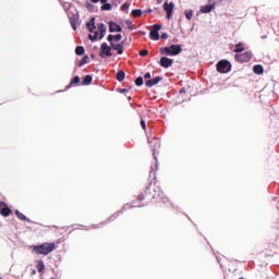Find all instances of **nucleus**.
<instances>
[{
  "instance_id": "nucleus-18",
  "label": "nucleus",
  "mask_w": 279,
  "mask_h": 279,
  "mask_svg": "<svg viewBox=\"0 0 279 279\" xmlns=\"http://www.w3.org/2000/svg\"><path fill=\"white\" fill-rule=\"evenodd\" d=\"M82 80L78 75L71 78L70 83L65 86V90H69V88H73V86H80V83Z\"/></svg>"
},
{
  "instance_id": "nucleus-17",
  "label": "nucleus",
  "mask_w": 279,
  "mask_h": 279,
  "mask_svg": "<svg viewBox=\"0 0 279 279\" xmlns=\"http://www.w3.org/2000/svg\"><path fill=\"white\" fill-rule=\"evenodd\" d=\"M160 82H162V76H155L154 78L147 80L145 82V86L147 88H151L156 86V84H160Z\"/></svg>"
},
{
  "instance_id": "nucleus-11",
  "label": "nucleus",
  "mask_w": 279,
  "mask_h": 279,
  "mask_svg": "<svg viewBox=\"0 0 279 279\" xmlns=\"http://www.w3.org/2000/svg\"><path fill=\"white\" fill-rule=\"evenodd\" d=\"M151 151H153V158L155 160V165L151 166L150 168L149 178H153V180H156V172L158 171V157H156V148H153Z\"/></svg>"
},
{
  "instance_id": "nucleus-14",
  "label": "nucleus",
  "mask_w": 279,
  "mask_h": 279,
  "mask_svg": "<svg viewBox=\"0 0 279 279\" xmlns=\"http://www.w3.org/2000/svg\"><path fill=\"white\" fill-rule=\"evenodd\" d=\"M159 66H162V69H169L173 66V59L169 57H161L159 60Z\"/></svg>"
},
{
  "instance_id": "nucleus-37",
  "label": "nucleus",
  "mask_w": 279,
  "mask_h": 279,
  "mask_svg": "<svg viewBox=\"0 0 279 279\" xmlns=\"http://www.w3.org/2000/svg\"><path fill=\"white\" fill-rule=\"evenodd\" d=\"M162 29V25H160V24H154L153 25V32H160Z\"/></svg>"
},
{
  "instance_id": "nucleus-10",
  "label": "nucleus",
  "mask_w": 279,
  "mask_h": 279,
  "mask_svg": "<svg viewBox=\"0 0 279 279\" xmlns=\"http://www.w3.org/2000/svg\"><path fill=\"white\" fill-rule=\"evenodd\" d=\"M173 8H175V3L166 1L163 3V10L166 12V19L171 20V16H173Z\"/></svg>"
},
{
  "instance_id": "nucleus-13",
  "label": "nucleus",
  "mask_w": 279,
  "mask_h": 279,
  "mask_svg": "<svg viewBox=\"0 0 279 279\" xmlns=\"http://www.w3.org/2000/svg\"><path fill=\"white\" fill-rule=\"evenodd\" d=\"M108 25H109L110 34H114V33L121 34V32H123V27H121V25H119L114 21H109Z\"/></svg>"
},
{
  "instance_id": "nucleus-23",
  "label": "nucleus",
  "mask_w": 279,
  "mask_h": 279,
  "mask_svg": "<svg viewBox=\"0 0 279 279\" xmlns=\"http://www.w3.org/2000/svg\"><path fill=\"white\" fill-rule=\"evenodd\" d=\"M253 72L255 73V75H263V73H265V68H263V65L260 64H255L253 66Z\"/></svg>"
},
{
  "instance_id": "nucleus-24",
  "label": "nucleus",
  "mask_w": 279,
  "mask_h": 279,
  "mask_svg": "<svg viewBox=\"0 0 279 279\" xmlns=\"http://www.w3.org/2000/svg\"><path fill=\"white\" fill-rule=\"evenodd\" d=\"M149 38L150 40H160V33L156 31H150Z\"/></svg>"
},
{
  "instance_id": "nucleus-29",
  "label": "nucleus",
  "mask_w": 279,
  "mask_h": 279,
  "mask_svg": "<svg viewBox=\"0 0 279 279\" xmlns=\"http://www.w3.org/2000/svg\"><path fill=\"white\" fill-rule=\"evenodd\" d=\"M84 53H86V49L84 48V46H76L75 54L76 56H84Z\"/></svg>"
},
{
  "instance_id": "nucleus-49",
  "label": "nucleus",
  "mask_w": 279,
  "mask_h": 279,
  "mask_svg": "<svg viewBox=\"0 0 279 279\" xmlns=\"http://www.w3.org/2000/svg\"><path fill=\"white\" fill-rule=\"evenodd\" d=\"M90 58H92V60H95V58H96L95 53H92Z\"/></svg>"
},
{
  "instance_id": "nucleus-9",
  "label": "nucleus",
  "mask_w": 279,
  "mask_h": 279,
  "mask_svg": "<svg viewBox=\"0 0 279 279\" xmlns=\"http://www.w3.org/2000/svg\"><path fill=\"white\" fill-rule=\"evenodd\" d=\"M99 56L104 58H112V47L108 46V43L100 45Z\"/></svg>"
},
{
  "instance_id": "nucleus-45",
  "label": "nucleus",
  "mask_w": 279,
  "mask_h": 279,
  "mask_svg": "<svg viewBox=\"0 0 279 279\" xmlns=\"http://www.w3.org/2000/svg\"><path fill=\"white\" fill-rule=\"evenodd\" d=\"M151 12H154V10L147 9V10L145 11V14H151Z\"/></svg>"
},
{
  "instance_id": "nucleus-21",
  "label": "nucleus",
  "mask_w": 279,
  "mask_h": 279,
  "mask_svg": "<svg viewBox=\"0 0 279 279\" xmlns=\"http://www.w3.org/2000/svg\"><path fill=\"white\" fill-rule=\"evenodd\" d=\"M86 27L89 34H93V32L97 29V26L95 25V17H90V20L86 23Z\"/></svg>"
},
{
  "instance_id": "nucleus-4",
  "label": "nucleus",
  "mask_w": 279,
  "mask_h": 279,
  "mask_svg": "<svg viewBox=\"0 0 279 279\" xmlns=\"http://www.w3.org/2000/svg\"><path fill=\"white\" fill-rule=\"evenodd\" d=\"M182 51V45L172 44L170 46L159 48L161 56H180Z\"/></svg>"
},
{
  "instance_id": "nucleus-20",
  "label": "nucleus",
  "mask_w": 279,
  "mask_h": 279,
  "mask_svg": "<svg viewBox=\"0 0 279 279\" xmlns=\"http://www.w3.org/2000/svg\"><path fill=\"white\" fill-rule=\"evenodd\" d=\"M14 213H15V216L17 217V219H20L21 221H26V223H32V219H29L27 216H25L19 209H15Z\"/></svg>"
},
{
  "instance_id": "nucleus-40",
  "label": "nucleus",
  "mask_w": 279,
  "mask_h": 279,
  "mask_svg": "<svg viewBox=\"0 0 279 279\" xmlns=\"http://www.w3.org/2000/svg\"><path fill=\"white\" fill-rule=\"evenodd\" d=\"M159 38H161V40H167V38H169V34L168 33H161Z\"/></svg>"
},
{
  "instance_id": "nucleus-8",
  "label": "nucleus",
  "mask_w": 279,
  "mask_h": 279,
  "mask_svg": "<svg viewBox=\"0 0 279 279\" xmlns=\"http://www.w3.org/2000/svg\"><path fill=\"white\" fill-rule=\"evenodd\" d=\"M145 206V204L143 205H123L122 209H120L119 211L114 213L111 217L108 218L107 221H114V219H117L119 217V215H123V213H125V210H128V208H143Z\"/></svg>"
},
{
  "instance_id": "nucleus-42",
  "label": "nucleus",
  "mask_w": 279,
  "mask_h": 279,
  "mask_svg": "<svg viewBox=\"0 0 279 279\" xmlns=\"http://www.w3.org/2000/svg\"><path fill=\"white\" fill-rule=\"evenodd\" d=\"M95 228H99V225H92L90 227H85V230H93Z\"/></svg>"
},
{
  "instance_id": "nucleus-54",
  "label": "nucleus",
  "mask_w": 279,
  "mask_h": 279,
  "mask_svg": "<svg viewBox=\"0 0 279 279\" xmlns=\"http://www.w3.org/2000/svg\"><path fill=\"white\" fill-rule=\"evenodd\" d=\"M33 274H36V270H33Z\"/></svg>"
},
{
  "instance_id": "nucleus-52",
  "label": "nucleus",
  "mask_w": 279,
  "mask_h": 279,
  "mask_svg": "<svg viewBox=\"0 0 279 279\" xmlns=\"http://www.w3.org/2000/svg\"><path fill=\"white\" fill-rule=\"evenodd\" d=\"M265 38H267V35L262 36V39H265Z\"/></svg>"
},
{
  "instance_id": "nucleus-36",
  "label": "nucleus",
  "mask_w": 279,
  "mask_h": 279,
  "mask_svg": "<svg viewBox=\"0 0 279 279\" xmlns=\"http://www.w3.org/2000/svg\"><path fill=\"white\" fill-rule=\"evenodd\" d=\"M86 10H88V12H95V4L87 2Z\"/></svg>"
},
{
  "instance_id": "nucleus-39",
  "label": "nucleus",
  "mask_w": 279,
  "mask_h": 279,
  "mask_svg": "<svg viewBox=\"0 0 279 279\" xmlns=\"http://www.w3.org/2000/svg\"><path fill=\"white\" fill-rule=\"evenodd\" d=\"M140 124H141L142 130H147V123L145 122L144 119H141Z\"/></svg>"
},
{
  "instance_id": "nucleus-5",
  "label": "nucleus",
  "mask_w": 279,
  "mask_h": 279,
  "mask_svg": "<svg viewBox=\"0 0 279 279\" xmlns=\"http://www.w3.org/2000/svg\"><path fill=\"white\" fill-rule=\"evenodd\" d=\"M106 32H107L106 24L99 23L98 31L94 29V32H93L94 35L89 34L88 39L92 43H97V40H102V38H105V36H106Z\"/></svg>"
},
{
  "instance_id": "nucleus-7",
  "label": "nucleus",
  "mask_w": 279,
  "mask_h": 279,
  "mask_svg": "<svg viewBox=\"0 0 279 279\" xmlns=\"http://www.w3.org/2000/svg\"><path fill=\"white\" fill-rule=\"evenodd\" d=\"M235 62H239L240 64H243L245 62H250L252 60V51H245L243 53H235L234 54Z\"/></svg>"
},
{
  "instance_id": "nucleus-2",
  "label": "nucleus",
  "mask_w": 279,
  "mask_h": 279,
  "mask_svg": "<svg viewBox=\"0 0 279 279\" xmlns=\"http://www.w3.org/2000/svg\"><path fill=\"white\" fill-rule=\"evenodd\" d=\"M71 27L74 32L77 31V23L80 22V11L75 7H70V9L65 10Z\"/></svg>"
},
{
  "instance_id": "nucleus-33",
  "label": "nucleus",
  "mask_w": 279,
  "mask_h": 279,
  "mask_svg": "<svg viewBox=\"0 0 279 279\" xmlns=\"http://www.w3.org/2000/svg\"><path fill=\"white\" fill-rule=\"evenodd\" d=\"M145 84V80L143 76H138L135 78V86H143Z\"/></svg>"
},
{
  "instance_id": "nucleus-43",
  "label": "nucleus",
  "mask_w": 279,
  "mask_h": 279,
  "mask_svg": "<svg viewBox=\"0 0 279 279\" xmlns=\"http://www.w3.org/2000/svg\"><path fill=\"white\" fill-rule=\"evenodd\" d=\"M119 93H122L123 95H125V93H130V89H128V88H120Z\"/></svg>"
},
{
  "instance_id": "nucleus-19",
  "label": "nucleus",
  "mask_w": 279,
  "mask_h": 279,
  "mask_svg": "<svg viewBox=\"0 0 279 279\" xmlns=\"http://www.w3.org/2000/svg\"><path fill=\"white\" fill-rule=\"evenodd\" d=\"M122 38H123V35L121 34H117V35L109 34L107 36L108 43H121Z\"/></svg>"
},
{
  "instance_id": "nucleus-28",
  "label": "nucleus",
  "mask_w": 279,
  "mask_h": 279,
  "mask_svg": "<svg viewBox=\"0 0 279 279\" xmlns=\"http://www.w3.org/2000/svg\"><path fill=\"white\" fill-rule=\"evenodd\" d=\"M132 16L134 19H140V16H143V10L141 9H134L132 12H131Z\"/></svg>"
},
{
  "instance_id": "nucleus-6",
  "label": "nucleus",
  "mask_w": 279,
  "mask_h": 279,
  "mask_svg": "<svg viewBox=\"0 0 279 279\" xmlns=\"http://www.w3.org/2000/svg\"><path fill=\"white\" fill-rule=\"evenodd\" d=\"M216 71L222 74L230 73L232 71V63L229 60L222 59L217 62Z\"/></svg>"
},
{
  "instance_id": "nucleus-31",
  "label": "nucleus",
  "mask_w": 279,
  "mask_h": 279,
  "mask_svg": "<svg viewBox=\"0 0 279 279\" xmlns=\"http://www.w3.org/2000/svg\"><path fill=\"white\" fill-rule=\"evenodd\" d=\"M234 53H242V51H245V48L243 47V43H239L235 45Z\"/></svg>"
},
{
  "instance_id": "nucleus-38",
  "label": "nucleus",
  "mask_w": 279,
  "mask_h": 279,
  "mask_svg": "<svg viewBox=\"0 0 279 279\" xmlns=\"http://www.w3.org/2000/svg\"><path fill=\"white\" fill-rule=\"evenodd\" d=\"M149 54V50H147V49H142L141 51H140V56L142 57V58H145V56H148Z\"/></svg>"
},
{
  "instance_id": "nucleus-30",
  "label": "nucleus",
  "mask_w": 279,
  "mask_h": 279,
  "mask_svg": "<svg viewBox=\"0 0 279 279\" xmlns=\"http://www.w3.org/2000/svg\"><path fill=\"white\" fill-rule=\"evenodd\" d=\"M101 12H110L112 10V4L110 2H106L100 8Z\"/></svg>"
},
{
  "instance_id": "nucleus-48",
  "label": "nucleus",
  "mask_w": 279,
  "mask_h": 279,
  "mask_svg": "<svg viewBox=\"0 0 279 279\" xmlns=\"http://www.w3.org/2000/svg\"><path fill=\"white\" fill-rule=\"evenodd\" d=\"M92 3H99V0H89Z\"/></svg>"
},
{
  "instance_id": "nucleus-3",
  "label": "nucleus",
  "mask_w": 279,
  "mask_h": 279,
  "mask_svg": "<svg viewBox=\"0 0 279 279\" xmlns=\"http://www.w3.org/2000/svg\"><path fill=\"white\" fill-rule=\"evenodd\" d=\"M53 250H56V243L53 242L51 243L46 242L39 245H35L33 247V252H35V254H43L44 256H48V254H51Z\"/></svg>"
},
{
  "instance_id": "nucleus-27",
  "label": "nucleus",
  "mask_w": 279,
  "mask_h": 279,
  "mask_svg": "<svg viewBox=\"0 0 279 279\" xmlns=\"http://www.w3.org/2000/svg\"><path fill=\"white\" fill-rule=\"evenodd\" d=\"M89 57L88 54H84L83 58L78 61L77 66L82 68L84 64H88Z\"/></svg>"
},
{
  "instance_id": "nucleus-34",
  "label": "nucleus",
  "mask_w": 279,
  "mask_h": 279,
  "mask_svg": "<svg viewBox=\"0 0 279 279\" xmlns=\"http://www.w3.org/2000/svg\"><path fill=\"white\" fill-rule=\"evenodd\" d=\"M130 5H131L130 2H124V3L121 5L122 12H128V10H130Z\"/></svg>"
},
{
  "instance_id": "nucleus-26",
  "label": "nucleus",
  "mask_w": 279,
  "mask_h": 279,
  "mask_svg": "<svg viewBox=\"0 0 279 279\" xmlns=\"http://www.w3.org/2000/svg\"><path fill=\"white\" fill-rule=\"evenodd\" d=\"M36 269L38 274H43V271H45V262H43V259L37 262Z\"/></svg>"
},
{
  "instance_id": "nucleus-32",
  "label": "nucleus",
  "mask_w": 279,
  "mask_h": 279,
  "mask_svg": "<svg viewBox=\"0 0 279 279\" xmlns=\"http://www.w3.org/2000/svg\"><path fill=\"white\" fill-rule=\"evenodd\" d=\"M184 16H185V19H187V21H191V19H193V10L186 9L184 11Z\"/></svg>"
},
{
  "instance_id": "nucleus-46",
  "label": "nucleus",
  "mask_w": 279,
  "mask_h": 279,
  "mask_svg": "<svg viewBox=\"0 0 279 279\" xmlns=\"http://www.w3.org/2000/svg\"><path fill=\"white\" fill-rule=\"evenodd\" d=\"M99 2L101 3V5L108 3V0H99Z\"/></svg>"
},
{
  "instance_id": "nucleus-12",
  "label": "nucleus",
  "mask_w": 279,
  "mask_h": 279,
  "mask_svg": "<svg viewBox=\"0 0 279 279\" xmlns=\"http://www.w3.org/2000/svg\"><path fill=\"white\" fill-rule=\"evenodd\" d=\"M0 215H2V217H10V215H12V209L3 201H0Z\"/></svg>"
},
{
  "instance_id": "nucleus-22",
  "label": "nucleus",
  "mask_w": 279,
  "mask_h": 279,
  "mask_svg": "<svg viewBox=\"0 0 279 279\" xmlns=\"http://www.w3.org/2000/svg\"><path fill=\"white\" fill-rule=\"evenodd\" d=\"M93 84V75L87 74L83 77V81L81 82V86H90Z\"/></svg>"
},
{
  "instance_id": "nucleus-53",
  "label": "nucleus",
  "mask_w": 279,
  "mask_h": 279,
  "mask_svg": "<svg viewBox=\"0 0 279 279\" xmlns=\"http://www.w3.org/2000/svg\"><path fill=\"white\" fill-rule=\"evenodd\" d=\"M158 1V3H160L162 0H157Z\"/></svg>"
},
{
  "instance_id": "nucleus-1",
  "label": "nucleus",
  "mask_w": 279,
  "mask_h": 279,
  "mask_svg": "<svg viewBox=\"0 0 279 279\" xmlns=\"http://www.w3.org/2000/svg\"><path fill=\"white\" fill-rule=\"evenodd\" d=\"M148 197H151V199H157V202H162L163 204H167L169 202V198L165 196V192L160 187L154 189V193L151 194V183L146 187L144 191V194H140L137 196V202H143V199H146Z\"/></svg>"
},
{
  "instance_id": "nucleus-56",
  "label": "nucleus",
  "mask_w": 279,
  "mask_h": 279,
  "mask_svg": "<svg viewBox=\"0 0 279 279\" xmlns=\"http://www.w3.org/2000/svg\"><path fill=\"white\" fill-rule=\"evenodd\" d=\"M0 279H3V278L0 277Z\"/></svg>"
},
{
  "instance_id": "nucleus-25",
  "label": "nucleus",
  "mask_w": 279,
  "mask_h": 279,
  "mask_svg": "<svg viewBox=\"0 0 279 279\" xmlns=\"http://www.w3.org/2000/svg\"><path fill=\"white\" fill-rule=\"evenodd\" d=\"M116 80H117L118 82H123V80H125V71L119 70V71L117 72Z\"/></svg>"
},
{
  "instance_id": "nucleus-35",
  "label": "nucleus",
  "mask_w": 279,
  "mask_h": 279,
  "mask_svg": "<svg viewBox=\"0 0 279 279\" xmlns=\"http://www.w3.org/2000/svg\"><path fill=\"white\" fill-rule=\"evenodd\" d=\"M125 25L128 26V29H130L131 32L134 31V24L131 20H126Z\"/></svg>"
},
{
  "instance_id": "nucleus-50",
  "label": "nucleus",
  "mask_w": 279,
  "mask_h": 279,
  "mask_svg": "<svg viewBox=\"0 0 279 279\" xmlns=\"http://www.w3.org/2000/svg\"><path fill=\"white\" fill-rule=\"evenodd\" d=\"M140 34H141L142 36H145V32H143V31H141Z\"/></svg>"
},
{
  "instance_id": "nucleus-44",
  "label": "nucleus",
  "mask_w": 279,
  "mask_h": 279,
  "mask_svg": "<svg viewBox=\"0 0 279 279\" xmlns=\"http://www.w3.org/2000/svg\"><path fill=\"white\" fill-rule=\"evenodd\" d=\"M216 259L219 263L220 267H221V257H219V255H216Z\"/></svg>"
},
{
  "instance_id": "nucleus-16",
  "label": "nucleus",
  "mask_w": 279,
  "mask_h": 279,
  "mask_svg": "<svg viewBox=\"0 0 279 279\" xmlns=\"http://www.w3.org/2000/svg\"><path fill=\"white\" fill-rule=\"evenodd\" d=\"M111 49L117 51L118 56H123V41L116 44L114 41H109Z\"/></svg>"
},
{
  "instance_id": "nucleus-41",
  "label": "nucleus",
  "mask_w": 279,
  "mask_h": 279,
  "mask_svg": "<svg viewBox=\"0 0 279 279\" xmlns=\"http://www.w3.org/2000/svg\"><path fill=\"white\" fill-rule=\"evenodd\" d=\"M144 80H151V73L146 72V73L144 74Z\"/></svg>"
},
{
  "instance_id": "nucleus-15",
  "label": "nucleus",
  "mask_w": 279,
  "mask_h": 279,
  "mask_svg": "<svg viewBox=\"0 0 279 279\" xmlns=\"http://www.w3.org/2000/svg\"><path fill=\"white\" fill-rule=\"evenodd\" d=\"M215 5H216L215 1L209 0V4H205V5L201 7L199 12L202 14H210V12H213V10H215Z\"/></svg>"
},
{
  "instance_id": "nucleus-51",
  "label": "nucleus",
  "mask_w": 279,
  "mask_h": 279,
  "mask_svg": "<svg viewBox=\"0 0 279 279\" xmlns=\"http://www.w3.org/2000/svg\"><path fill=\"white\" fill-rule=\"evenodd\" d=\"M128 100H129V101H132V96H129V97H128Z\"/></svg>"
},
{
  "instance_id": "nucleus-55",
  "label": "nucleus",
  "mask_w": 279,
  "mask_h": 279,
  "mask_svg": "<svg viewBox=\"0 0 279 279\" xmlns=\"http://www.w3.org/2000/svg\"><path fill=\"white\" fill-rule=\"evenodd\" d=\"M104 223H106V221H105V222H101V225H104Z\"/></svg>"
},
{
  "instance_id": "nucleus-47",
  "label": "nucleus",
  "mask_w": 279,
  "mask_h": 279,
  "mask_svg": "<svg viewBox=\"0 0 279 279\" xmlns=\"http://www.w3.org/2000/svg\"><path fill=\"white\" fill-rule=\"evenodd\" d=\"M179 93H180V95H182V93H186V89L183 87V88L180 89Z\"/></svg>"
}]
</instances>
